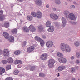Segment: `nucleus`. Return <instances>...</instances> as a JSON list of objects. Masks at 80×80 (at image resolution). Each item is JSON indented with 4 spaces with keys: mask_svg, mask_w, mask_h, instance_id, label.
<instances>
[{
    "mask_svg": "<svg viewBox=\"0 0 80 80\" xmlns=\"http://www.w3.org/2000/svg\"><path fill=\"white\" fill-rule=\"evenodd\" d=\"M43 2L42 0H36L35 1V3L36 5L41 6L42 5Z\"/></svg>",
    "mask_w": 80,
    "mask_h": 80,
    "instance_id": "423d86ee",
    "label": "nucleus"
},
{
    "mask_svg": "<svg viewBox=\"0 0 80 80\" xmlns=\"http://www.w3.org/2000/svg\"><path fill=\"white\" fill-rule=\"evenodd\" d=\"M66 80H68V79H66Z\"/></svg>",
    "mask_w": 80,
    "mask_h": 80,
    "instance_id": "774afa93",
    "label": "nucleus"
},
{
    "mask_svg": "<svg viewBox=\"0 0 80 80\" xmlns=\"http://www.w3.org/2000/svg\"><path fill=\"white\" fill-rule=\"evenodd\" d=\"M80 45L79 43L77 41L76 42H75L74 45L76 47H78V46Z\"/></svg>",
    "mask_w": 80,
    "mask_h": 80,
    "instance_id": "473e14b6",
    "label": "nucleus"
},
{
    "mask_svg": "<svg viewBox=\"0 0 80 80\" xmlns=\"http://www.w3.org/2000/svg\"><path fill=\"white\" fill-rule=\"evenodd\" d=\"M54 24L56 28H59V27H60V26H59L58 23L56 22H54Z\"/></svg>",
    "mask_w": 80,
    "mask_h": 80,
    "instance_id": "cd10ccee",
    "label": "nucleus"
},
{
    "mask_svg": "<svg viewBox=\"0 0 80 80\" xmlns=\"http://www.w3.org/2000/svg\"><path fill=\"white\" fill-rule=\"evenodd\" d=\"M75 6L74 5L71 6V9H75Z\"/></svg>",
    "mask_w": 80,
    "mask_h": 80,
    "instance_id": "c03bdc74",
    "label": "nucleus"
},
{
    "mask_svg": "<svg viewBox=\"0 0 80 80\" xmlns=\"http://www.w3.org/2000/svg\"><path fill=\"white\" fill-rule=\"evenodd\" d=\"M65 68V67L63 66H59L58 68V70H63Z\"/></svg>",
    "mask_w": 80,
    "mask_h": 80,
    "instance_id": "4be33fe9",
    "label": "nucleus"
},
{
    "mask_svg": "<svg viewBox=\"0 0 80 80\" xmlns=\"http://www.w3.org/2000/svg\"><path fill=\"white\" fill-rule=\"evenodd\" d=\"M55 14H50V17H51V18H52V19H53H53L55 17Z\"/></svg>",
    "mask_w": 80,
    "mask_h": 80,
    "instance_id": "c756f323",
    "label": "nucleus"
},
{
    "mask_svg": "<svg viewBox=\"0 0 80 80\" xmlns=\"http://www.w3.org/2000/svg\"><path fill=\"white\" fill-rule=\"evenodd\" d=\"M0 70H5V69L3 67H0Z\"/></svg>",
    "mask_w": 80,
    "mask_h": 80,
    "instance_id": "09e8293b",
    "label": "nucleus"
},
{
    "mask_svg": "<svg viewBox=\"0 0 80 80\" xmlns=\"http://www.w3.org/2000/svg\"><path fill=\"white\" fill-rule=\"evenodd\" d=\"M26 43L27 42L26 41L24 42L22 45V47H25V46L26 45Z\"/></svg>",
    "mask_w": 80,
    "mask_h": 80,
    "instance_id": "c9c22d12",
    "label": "nucleus"
},
{
    "mask_svg": "<svg viewBox=\"0 0 80 80\" xmlns=\"http://www.w3.org/2000/svg\"><path fill=\"white\" fill-rule=\"evenodd\" d=\"M18 73H19L18 70H15L14 71V75H17L18 74Z\"/></svg>",
    "mask_w": 80,
    "mask_h": 80,
    "instance_id": "72a5a7b5",
    "label": "nucleus"
},
{
    "mask_svg": "<svg viewBox=\"0 0 80 80\" xmlns=\"http://www.w3.org/2000/svg\"><path fill=\"white\" fill-rule=\"evenodd\" d=\"M53 11H56V8H53Z\"/></svg>",
    "mask_w": 80,
    "mask_h": 80,
    "instance_id": "13d9d810",
    "label": "nucleus"
},
{
    "mask_svg": "<svg viewBox=\"0 0 80 80\" xmlns=\"http://www.w3.org/2000/svg\"><path fill=\"white\" fill-rule=\"evenodd\" d=\"M20 54V51H16L14 52V54L15 55H19V54Z\"/></svg>",
    "mask_w": 80,
    "mask_h": 80,
    "instance_id": "7c9ffc66",
    "label": "nucleus"
},
{
    "mask_svg": "<svg viewBox=\"0 0 80 80\" xmlns=\"http://www.w3.org/2000/svg\"><path fill=\"white\" fill-rule=\"evenodd\" d=\"M29 29L31 31L33 32H35L36 30V29L32 25H30L29 27Z\"/></svg>",
    "mask_w": 80,
    "mask_h": 80,
    "instance_id": "9d476101",
    "label": "nucleus"
},
{
    "mask_svg": "<svg viewBox=\"0 0 80 80\" xmlns=\"http://www.w3.org/2000/svg\"><path fill=\"white\" fill-rule=\"evenodd\" d=\"M3 54V52H2V51L0 50V55H2Z\"/></svg>",
    "mask_w": 80,
    "mask_h": 80,
    "instance_id": "864d4df0",
    "label": "nucleus"
},
{
    "mask_svg": "<svg viewBox=\"0 0 80 80\" xmlns=\"http://www.w3.org/2000/svg\"><path fill=\"white\" fill-rule=\"evenodd\" d=\"M31 14L32 15L33 17H36V13L34 12H32L31 13Z\"/></svg>",
    "mask_w": 80,
    "mask_h": 80,
    "instance_id": "a19ab883",
    "label": "nucleus"
},
{
    "mask_svg": "<svg viewBox=\"0 0 80 80\" xmlns=\"http://www.w3.org/2000/svg\"><path fill=\"white\" fill-rule=\"evenodd\" d=\"M11 32L12 34H16V33H17V29L15 28L12 29L11 30Z\"/></svg>",
    "mask_w": 80,
    "mask_h": 80,
    "instance_id": "5701e85b",
    "label": "nucleus"
},
{
    "mask_svg": "<svg viewBox=\"0 0 80 80\" xmlns=\"http://www.w3.org/2000/svg\"><path fill=\"white\" fill-rule=\"evenodd\" d=\"M3 35L6 39H8L10 37L9 34L7 32H4L3 34Z\"/></svg>",
    "mask_w": 80,
    "mask_h": 80,
    "instance_id": "2eb2a0df",
    "label": "nucleus"
},
{
    "mask_svg": "<svg viewBox=\"0 0 80 80\" xmlns=\"http://www.w3.org/2000/svg\"><path fill=\"white\" fill-rule=\"evenodd\" d=\"M0 13H1V14H0V15H3V11L2 10H1L0 11Z\"/></svg>",
    "mask_w": 80,
    "mask_h": 80,
    "instance_id": "8fccbe9b",
    "label": "nucleus"
},
{
    "mask_svg": "<svg viewBox=\"0 0 80 80\" xmlns=\"http://www.w3.org/2000/svg\"><path fill=\"white\" fill-rule=\"evenodd\" d=\"M58 18V17L56 14H55L53 20H57Z\"/></svg>",
    "mask_w": 80,
    "mask_h": 80,
    "instance_id": "f704fd0d",
    "label": "nucleus"
},
{
    "mask_svg": "<svg viewBox=\"0 0 80 80\" xmlns=\"http://www.w3.org/2000/svg\"><path fill=\"white\" fill-rule=\"evenodd\" d=\"M2 52L3 55L5 56V57H7L9 55V51L7 49H4L3 51Z\"/></svg>",
    "mask_w": 80,
    "mask_h": 80,
    "instance_id": "0eeeda50",
    "label": "nucleus"
},
{
    "mask_svg": "<svg viewBox=\"0 0 80 80\" xmlns=\"http://www.w3.org/2000/svg\"><path fill=\"white\" fill-rule=\"evenodd\" d=\"M52 22L50 21H47V22L46 23V26L47 27H50V25H51V23Z\"/></svg>",
    "mask_w": 80,
    "mask_h": 80,
    "instance_id": "6ab92c4d",
    "label": "nucleus"
},
{
    "mask_svg": "<svg viewBox=\"0 0 80 80\" xmlns=\"http://www.w3.org/2000/svg\"><path fill=\"white\" fill-rule=\"evenodd\" d=\"M5 80H13V78L12 77H8L6 78Z\"/></svg>",
    "mask_w": 80,
    "mask_h": 80,
    "instance_id": "4c0bfd02",
    "label": "nucleus"
},
{
    "mask_svg": "<svg viewBox=\"0 0 80 80\" xmlns=\"http://www.w3.org/2000/svg\"><path fill=\"white\" fill-rule=\"evenodd\" d=\"M36 17L38 18H40L42 17V13L40 12H38L36 14Z\"/></svg>",
    "mask_w": 80,
    "mask_h": 80,
    "instance_id": "a211bd4d",
    "label": "nucleus"
},
{
    "mask_svg": "<svg viewBox=\"0 0 80 80\" xmlns=\"http://www.w3.org/2000/svg\"><path fill=\"white\" fill-rule=\"evenodd\" d=\"M34 49H35V48L34 47L31 46L29 48L27 49V51L28 52H31L33 51V50H34Z\"/></svg>",
    "mask_w": 80,
    "mask_h": 80,
    "instance_id": "4468645a",
    "label": "nucleus"
},
{
    "mask_svg": "<svg viewBox=\"0 0 80 80\" xmlns=\"http://www.w3.org/2000/svg\"><path fill=\"white\" fill-rule=\"evenodd\" d=\"M58 60L59 62L62 63H65L67 62L66 59L63 57H61L59 58Z\"/></svg>",
    "mask_w": 80,
    "mask_h": 80,
    "instance_id": "6e6552de",
    "label": "nucleus"
},
{
    "mask_svg": "<svg viewBox=\"0 0 80 80\" xmlns=\"http://www.w3.org/2000/svg\"><path fill=\"white\" fill-rule=\"evenodd\" d=\"M21 67L22 66L20 65H18V68H21Z\"/></svg>",
    "mask_w": 80,
    "mask_h": 80,
    "instance_id": "5fc2aeb1",
    "label": "nucleus"
},
{
    "mask_svg": "<svg viewBox=\"0 0 80 80\" xmlns=\"http://www.w3.org/2000/svg\"><path fill=\"white\" fill-rule=\"evenodd\" d=\"M65 5H68V3H67V2H66L65 3Z\"/></svg>",
    "mask_w": 80,
    "mask_h": 80,
    "instance_id": "338daca9",
    "label": "nucleus"
},
{
    "mask_svg": "<svg viewBox=\"0 0 80 80\" xmlns=\"http://www.w3.org/2000/svg\"><path fill=\"white\" fill-rule=\"evenodd\" d=\"M5 16L3 15V14H0V21H3L5 19Z\"/></svg>",
    "mask_w": 80,
    "mask_h": 80,
    "instance_id": "aec40b11",
    "label": "nucleus"
},
{
    "mask_svg": "<svg viewBox=\"0 0 80 80\" xmlns=\"http://www.w3.org/2000/svg\"><path fill=\"white\" fill-rule=\"evenodd\" d=\"M76 56H77V58H79L80 57V54L78 52H77L76 53Z\"/></svg>",
    "mask_w": 80,
    "mask_h": 80,
    "instance_id": "37998d69",
    "label": "nucleus"
},
{
    "mask_svg": "<svg viewBox=\"0 0 80 80\" xmlns=\"http://www.w3.org/2000/svg\"><path fill=\"white\" fill-rule=\"evenodd\" d=\"M54 30L55 28H54V26H51L48 29V31L49 32H53V31H54Z\"/></svg>",
    "mask_w": 80,
    "mask_h": 80,
    "instance_id": "ddd939ff",
    "label": "nucleus"
},
{
    "mask_svg": "<svg viewBox=\"0 0 80 80\" xmlns=\"http://www.w3.org/2000/svg\"><path fill=\"white\" fill-rule=\"evenodd\" d=\"M57 55L58 57H63V54L59 52L57 53Z\"/></svg>",
    "mask_w": 80,
    "mask_h": 80,
    "instance_id": "c85d7f7f",
    "label": "nucleus"
},
{
    "mask_svg": "<svg viewBox=\"0 0 80 80\" xmlns=\"http://www.w3.org/2000/svg\"><path fill=\"white\" fill-rule=\"evenodd\" d=\"M9 38L8 40L10 42H14V37L13 36H11Z\"/></svg>",
    "mask_w": 80,
    "mask_h": 80,
    "instance_id": "412c9836",
    "label": "nucleus"
},
{
    "mask_svg": "<svg viewBox=\"0 0 80 80\" xmlns=\"http://www.w3.org/2000/svg\"><path fill=\"white\" fill-rule=\"evenodd\" d=\"M62 25L63 27H65L66 25V23H67V21L65 18H62Z\"/></svg>",
    "mask_w": 80,
    "mask_h": 80,
    "instance_id": "9b49d317",
    "label": "nucleus"
},
{
    "mask_svg": "<svg viewBox=\"0 0 80 80\" xmlns=\"http://www.w3.org/2000/svg\"><path fill=\"white\" fill-rule=\"evenodd\" d=\"M55 3L56 5H60L61 2L60 0H55Z\"/></svg>",
    "mask_w": 80,
    "mask_h": 80,
    "instance_id": "393cba45",
    "label": "nucleus"
},
{
    "mask_svg": "<svg viewBox=\"0 0 80 80\" xmlns=\"http://www.w3.org/2000/svg\"><path fill=\"white\" fill-rule=\"evenodd\" d=\"M76 68L77 69H78V68H79L78 66H77L76 67Z\"/></svg>",
    "mask_w": 80,
    "mask_h": 80,
    "instance_id": "69168bd1",
    "label": "nucleus"
},
{
    "mask_svg": "<svg viewBox=\"0 0 80 80\" xmlns=\"http://www.w3.org/2000/svg\"><path fill=\"white\" fill-rule=\"evenodd\" d=\"M55 61L54 60L52 59H51L49 61V67L50 68H52L53 67H54V63Z\"/></svg>",
    "mask_w": 80,
    "mask_h": 80,
    "instance_id": "20e7f679",
    "label": "nucleus"
},
{
    "mask_svg": "<svg viewBox=\"0 0 80 80\" xmlns=\"http://www.w3.org/2000/svg\"><path fill=\"white\" fill-rule=\"evenodd\" d=\"M72 80H75V78H72Z\"/></svg>",
    "mask_w": 80,
    "mask_h": 80,
    "instance_id": "680f3d73",
    "label": "nucleus"
},
{
    "mask_svg": "<svg viewBox=\"0 0 80 80\" xmlns=\"http://www.w3.org/2000/svg\"><path fill=\"white\" fill-rule=\"evenodd\" d=\"M76 62L77 63H79V61L78 60H77L76 61Z\"/></svg>",
    "mask_w": 80,
    "mask_h": 80,
    "instance_id": "603ef678",
    "label": "nucleus"
},
{
    "mask_svg": "<svg viewBox=\"0 0 80 80\" xmlns=\"http://www.w3.org/2000/svg\"><path fill=\"white\" fill-rule=\"evenodd\" d=\"M75 72V71L73 70H72L71 71V72Z\"/></svg>",
    "mask_w": 80,
    "mask_h": 80,
    "instance_id": "0e129e2a",
    "label": "nucleus"
},
{
    "mask_svg": "<svg viewBox=\"0 0 80 80\" xmlns=\"http://www.w3.org/2000/svg\"><path fill=\"white\" fill-rule=\"evenodd\" d=\"M47 54H42L40 57V58L42 60H46V59H47Z\"/></svg>",
    "mask_w": 80,
    "mask_h": 80,
    "instance_id": "1a4fd4ad",
    "label": "nucleus"
},
{
    "mask_svg": "<svg viewBox=\"0 0 80 80\" xmlns=\"http://www.w3.org/2000/svg\"><path fill=\"white\" fill-rule=\"evenodd\" d=\"M35 66H33L31 67L30 70H35Z\"/></svg>",
    "mask_w": 80,
    "mask_h": 80,
    "instance_id": "ea45409f",
    "label": "nucleus"
},
{
    "mask_svg": "<svg viewBox=\"0 0 80 80\" xmlns=\"http://www.w3.org/2000/svg\"><path fill=\"white\" fill-rule=\"evenodd\" d=\"M73 3H74V4H76V2H73Z\"/></svg>",
    "mask_w": 80,
    "mask_h": 80,
    "instance_id": "e2e57ef3",
    "label": "nucleus"
},
{
    "mask_svg": "<svg viewBox=\"0 0 80 80\" xmlns=\"http://www.w3.org/2000/svg\"><path fill=\"white\" fill-rule=\"evenodd\" d=\"M11 68V66L10 65H8L6 68V70H10Z\"/></svg>",
    "mask_w": 80,
    "mask_h": 80,
    "instance_id": "2f4dec72",
    "label": "nucleus"
},
{
    "mask_svg": "<svg viewBox=\"0 0 80 80\" xmlns=\"http://www.w3.org/2000/svg\"><path fill=\"white\" fill-rule=\"evenodd\" d=\"M15 64H18V60H17L15 61Z\"/></svg>",
    "mask_w": 80,
    "mask_h": 80,
    "instance_id": "a18cd8bd",
    "label": "nucleus"
},
{
    "mask_svg": "<svg viewBox=\"0 0 80 80\" xmlns=\"http://www.w3.org/2000/svg\"><path fill=\"white\" fill-rule=\"evenodd\" d=\"M60 48L61 50L63 52L64 51L66 52H70V47L68 44H65L63 43H62L61 44Z\"/></svg>",
    "mask_w": 80,
    "mask_h": 80,
    "instance_id": "f257e3e1",
    "label": "nucleus"
},
{
    "mask_svg": "<svg viewBox=\"0 0 80 80\" xmlns=\"http://www.w3.org/2000/svg\"><path fill=\"white\" fill-rule=\"evenodd\" d=\"M46 45L48 48H51L53 45V42L52 41H48L46 42Z\"/></svg>",
    "mask_w": 80,
    "mask_h": 80,
    "instance_id": "39448f33",
    "label": "nucleus"
},
{
    "mask_svg": "<svg viewBox=\"0 0 80 80\" xmlns=\"http://www.w3.org/2000/svg\"><path fill=\"white\" fill-rule=\"evenodd\" d=\"M8 63H12L13 62V59L12 58L10 57L8 59Z\"/></svg>",
    "mask_w": 80,
    "mask_h": 80,
    "instance_id": "dca6fc26",
    "label": "nucleus"
},
{
    "mask_svg": "<svg viewBox=\"0 0 80 80\" xmlns=\"http://www.w3.org/2000/svg\"><path fill=\"white\" fill-rule=\"evenodd\" d=\"M5 72V70H0V75H2Z\"/></svg>",
    "mask_w": 80,
    "mask_h": 80,
    "instance_id": "79ce46f5",
    "label": "nucleus"
},
{
    "mask_svg": "<svg viewBox=\"0 0 80 80\" xmlns=\"http://www.w3.org/2000/svg\"><path fill=\"white\" fill-rule=\"evenodd\" d=\"M2 62L3 64H6L7 63V60H3L2 61Z\"/></svg>",
    "mask_w": 80,
    "mask_h": 80,
    "instance_id": "58836bf2",
    "label": "nucleus"
},
{
    "mask_svg": "<svg viewBox=\"0 0 80 80\" xmlns=\"http://www.w3.org/2000/svg\"><path fill=\"white\" fill-rule=\"evenodd\" d=\"M46 7H47L48 8H49V5L48 4H47L46 5Z\"/></svg>",
    "mask_w": 80,
    "mask_h": 80,
    "instance_id": "bf43d9fd",
    "label": "nucleus"
},
{
    "mask_svg": "<svg viewBox=\"0 0 80 80\" xmlns=\"http://www.w3.org/2000/svg\"><path fill=\"white\" fill-rule=\"evenodd\" d=\"M71 24L73 25H75L76 24V22H71Z\"/></svg>",
    "mask_w": 80,
    "mask_h": 80,
    "instance_id": "49530a36",
    "label": "nucleus"
},
{
    "mask_svg": "<svg viewBox=\"0 0 80 80\" xmlns=\"http://www.w3.org/2000/svg\"><path fill=\"white\" fill-rule=\"evenodd\" d=\"M23 31L25 32H28L29 30L28 29V28L27 27H24L22 28Z\"/></svg>",
    "mask_w": 80,
    "mask_h": 80,
    "instance_id": "a878e982",
    "label": "nucleus"
},
{
    "mask_svg": "<svg viewBox=\"0 0 80 80\" xmlns=\"http://www.w3.org/2000/svg\"><path fill=\"white\" fill-rule=\"evenodd\" d=\"M39 75L40 77H45V75L42 73H39Z\"/></svg>",
    "mask_w": 80,
    "mask_h": 80,
    "instance_id": "e433bc0d",
    "label": "nucleus"
},
{
    "mask_svg": "<svg viewBox=\"0 0 80 80\" xmlns=\"http://www.w3.org/2000/svg\"><path fill=\"white\" fill-rule=\"evenodd\" d=\"M17 1H18V2H23V0H17Z\"/></svg>",
    "mask_w": 80,
    "mask_h": 80,
    "instance_id": "4d7b16f0",
    "label": "nucleus"
},
{
    "mask_svg": "<svg viewBox=\"0 0 80 80\" xmlns=\"http://www.w3.org/2000/svg\"><path fill=\"white\" fill-rule=\"evenodd\" d=\"M75 58L73 56H72L71 57V59L72 60H73Z\"/></svg>",
    "mask_w": 80,
    "mask_h": 80,
    "instance_id": "6e6d98bb",
    "label": "nucleus"
},
{
    "mask_svg": "<svg viewBox=\"0 0 80 80\" xmlns=\"http://www.w3.org/2000/svg\"><path fill=\"white\" fill-rule=\"evenodd\" d=\"M60 76V73H58V77H59Z\"/></svg>",
    "mask_w": 80,
    "mask_h": 80,
    "instance_id": "052dcab7",
    "label": "nucleus"
},
{
    "mask_svg": "<svg viewBox=\"0 0 80 80\" xmlns=\"http://www.w3.org/2000/svg\"><path fill=\"white\" fill-rule=\"evenodd\" d=\"M35 39L38 42H40L41 47H43L44 44H45V42H44V41L38 36L35 37Z\"/></svg>",
    "mask_w": 80,
    "mask_h": 80,
    "instance_id": "f03ea898",
    "label": "nucleus"
},
{
    "mask_svg": "<svg viewBox=\"0 0 80 80\" xmlns=\"http://www.w3.org/2000/svg\"><path fill=\"white\" fill-rule=\"evenodd\" d=\"M4 26L6 28H8L9 27V23L6 22L4 24Z\"/></svg>",
    "mask_w": 80,
    "mask_h": 80,
    "instance_id": "b1692460",
    "label": "nucleus"
},
{
    "mask_svg": "<svg viewBox=\"0 0 80 80\" xmlns=\"http://www.w3.org/2000/svg\"><path fill=\"white\" fill-rule=\"evenodd\" d=\"M42 38H43L44 39H46V36L44 35H42Z\"/></svg>",
    "mask_w": 80,
    "mask_h": 80,
    "instance_id": "de8ad7c7",
    "label": "nucleus"
},
{
    "mask_svg": "<svg viewBox=\"0 0 80 80\" xmlns=\"http://www.w3.org/2000/svg\"><path fill=\"white\" fill-rule=\"evenodd\" d=\"M32 18H32V17L30 16H28L27 18V19L29 21H31V20H32Z\"/></svg>",
    "mask_w": 80,
    "mask_h": 80,
    "instance_id": "bb28decb",
    "label": "nucleus"
},
{
    "mask_svg": "<svg viewBox=\"0 0 80 80\" xmlns=\"http://www.w3.org/2000/svg\"><path fill=\"white\" fill-rule=\"evenodd\" d=\"M37 28L39 32H42L43 30V26L40 25L38 26Z\"/></svg>",
    "mask_w": 80,
    "mask_h": 80,
    "instance_id": "f8f14e48",
    "label": "nucleus"
},
{
    "mask_svg": "<svg viewBox=\"0 0 80 80\" xmlns=\"http://www.w3.org/2000/svg\"><path fill=\"white\" fill-rule=\"evenodd\" d=\"M18 63H20L21 64H22V62L20 60H18Z\"/></svg>",
    "mask_w": 80,
    "mask_h": 80,
    "instance_id": "3c124183",
    "label": "nucleus"
},
{
    "mask_svg": "<svg viewBox=\"0 0 80 80\" xmlns=\"http://www.w3.org/2000/svg\"><path fill=\"white\" fill-rule=\"evenodd\" d=\"M70 19L72 20H75L76 19V18L75 15L72 13H70Z\"/></svg>",
    "mask_w": 80,
    "mask_h": 80,
    "instance_id": "f3484780",
    "label": "nucleus"
},
{
    "mask_svg": "<svg viewBox=\"0 0 80 80\" xmlns=\"http://www.w3.org/2000/svg\"><path fill=\"white\" fill-rule=\"evenodd\" d=\"M64 14L65 15L66 18L70 22V13L68 11H65L64 12Z\"/></svg>",
    "mask_w": 80,
    "mask_h": 80,
    "instance_id": "7ed1b4c3",
    "label": "nucleus"
}]
</instances>
